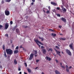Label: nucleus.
<instances>
[{"label": "nucleus", "mask_w": 74, "mask_h": 74, "mask_svg": "<svg viewBox=\"0 0 74 74\" xmlns=\"http://www.w3.org/2000/svg\"><path fill=\"white\" fill-rule=\"evenodd\" d=\"M34 54H33V53H31L30 55L29 58V60H31L33 58V56H34V55H37V52L36 51H34Z\"/></svg>", "instance_id": "f257e3e1"}, {"label": "nucleus", "mask_w": 74, "mask_h": 74, "mask_svg": "<svg viewBox=\"0 0 74 74\" xmlns=\"http://www.w3.org/2000/svg\"><path fill=\"white\" fill-rule=\"evenodd\" d=\"M6 51L7 54L8 55H12V54L13 53V51H12V50L10 49H6Z\"/></svg>", "instance_id": "f03ea898"}, {"label": "nucleus", "mask_w": 74, "mask_h": 74, "mask_svg": "<svg viewBox=\"0 0 74 74\" xmlns=\"http://www.w3.org/2000/svg\"><path fill=\"white\" fill-rule=\"evenodd\" d=\"M34 41H35V42H36L37 45H38L39 47V48H40V47H41V45H39V44H38V43H39V44H40L41 45H43V44L42 43H41V42H40V41H39V40H35Z\"/></svg>", "instance_id": "7ed1b4c3"}, {"label": "nucleus", "mask_w": 74, "mask_h": 74, "mask_svg": "<svg viewBox=\"0 0 74 74\" xmlns=\"http://www.w3.org/2000/svg\"><path fill=\"white\" fill-rule=\"evenodd\" d=\"M66 52L69 55V56H71V51H70L69 50H68V49L66 50Z\"/></svg>", "instance_id": "20e7f679"}, {"label": "nucleus", "mask_w": 74, "mask_h": 74, "mask_svg": "<svg viewBox=\"0 0 74 74\" xmlns=\"http://www.w3.org/2000/svg\"><path fill=\"white\" fill-rule=\"evenodd\" d=\"M61 7L62 8V11H63L64 12H66V11H67V10L64 8L63 7V6H62ZM64 12H63V13H64Z\"/></svg>", "instance_id": "39448f33"}, {"label": "nucleus", "mask_w": 74, "mask_h": 74, "mask_svg": "<svg viewBox=\"0 0 74 74\" xmlns=\"http://www.w3.org/2000/svg\"><path fill=\"white\" fill-rule=\"evenodd\" d=\"M56 51V52L57 53V54H58V55L59 56H61V55H60V51H57V50L56 49H54Z\"/></svg>", "instance_id": "423d86ee"}, {"label": "nucleus", "mask_w": 74, "mask_h": 74, "mask_svg": "<svg viewBox=\"0 0 74 74\" xmlns=\"http://www.w3.org/2000/svg\"><path fill=\"white\" fill-rule=\"evenodd\" d=\"M5 15L7 16L10 15V12L8 10L5 11Z\"/></svg>", "instance_id": "0eeeda50"}, {"label": "nucleus", "mask_w": 74, "mask_h": 74, "mask_svg": "<svg viewBox=\"0 0 74 74\" xmlns=\"http://www.w3.org/2000/svg\"><path fill=\"white\" fill-rule=\"evenodd\" d=\"M69 47H70V48H71L73 51H74V48L73 47V43L69 45Z\"/></svg>", "instance_id": "6e6552de"}, {"label": "nucleus", "mask_w": 74, "mask_h": 74, "mask_svg": "<svg viewBox=\"0 0 74 74\" xmlns=\"http://www.w3.org/2000/svg\"><path fill=\"white\" fill-rule=\"evenodd\" d=\"M9 26V25H8V23H7V24H6L5 25V29H7Z\"/></svg>", "instance_id": "1a4fd4ad"}, {"label": "nucleus", "mask_w": 74, "mask_h": 74, "mask_svg": "<svg viewBox=\"0 0 74 74\" xmlns=\"http://www.w3.org/2000/svg\"><path fill=\"white\" fill-rule=\"evenodd\" d=\"M61 20L64 22H66V20L64 17H62L61 18Z\"/></svg>", "instance_id": "9d476101"}, {"label": "nucleus", "mask_w": 74, "mask_h": 74, "mask_svg": "<svg viewBox=\"0 0 74 74\" xmlns=\"http://www.w3.org/2000/svg\"><path fill=\"white\" fill-rule=\"evenodd\" d=\"M55 73L56 74H61L59 71H58L57 70H56L55 71Z\"/></svg>", "instance_id": "9b49d317"}, {"label": "nucleus", "mask_w": 74, "mask_h": 74, "mask_svg": "<svg viewBox=\"0 0 74 74\" xmlns=\"http://www.w3.org/2000/svg\"><path fill=\"white\" fill-rule=\"evenodd\" d=\"M42 53L44 54H45V53L46 52V50L45 49H42Z\"/></svg>", "instance_id": "f8f14e48"}, {"label": "nucleus", "mask_w": 74, "mask_h": 74, "mask_svg": "<svg viewBox=\"0 0 74 74\" xmlns=\"http://www.w3.org/2000/svg\"><path fill=\"white\" fill-rule=\"evenodd\" d=\"M47 59V60H48V61H50L51 60V58H49V57L47 56L46 57V59Z\"/></svg>", "instance_id": "ddd939ff"}, {"label": "nucleus", "mask_w": 74, "mask_h": 74, "mask_svg": "<svg viewBox=\"0 0 74 74\" xmlns=\"http://www.w3.org/2000/svg\"><path fill=\"white\" fill-rule=\"evenodd\" d=\"M51 36H53V37H55L56 36V34L53 33L51 34Z\"/></svg>", "instance_id": "4468645a"}, {"label": "nucleus", "mask_w": 74, "mask_h": 74, "mask_svg": "<svg viewBox=\"0 0 74 74\" xmlns=\"http://www.w3.org/2000/svg\"><path fill=\"white\" fill-rule=\"evenodd\" d=\"M51 4H52V5H56V3L53 2H51Z\"/></svg>", "instance_id": "2eb2a0df"}, {"label": "nucleus", "mask_w": 74, "mask_h": 74, "mask_svg": "<svg viewBox=\"0 0 74 74\" xmlns=\"http://www.w3.org/2000/svg\"><path fill=\"white\" fill-rule=\"evenodd\" d=\"M4 56H5V58H7V54H6L5 51L4 52Z\"/></svg>", "instance_id": "dca6fc26"}, {"label": "nucleus", "mask_w": 74, "mask_h": 74, "mask_svg": "<svg viewBox=\"0 0 74 74\" xmlns=\"http://www.w3.org/2000/svg\"><path fill=\"white\" fill-rule=\"evenodd\" d=\"M14 63L15 64H17V61L15 59L14 61Z\"/></svg>", "instance_id": "f3484780"}, {"label": "nucleus", "mask_w": 74, "mask_h": 74, "mask_svg": "<svg viewBox=\"0 0 74 74\" xmlns=\"http://www.w3.org/2000/svg\"><path fill=\"white\" fill-rule=\"evenodd\" d=\"M18 52V50H15L14 52V53H17Z\"/></svg>", "instance_id": "a211bd4d"}, {"label": "nucleus", "mask_w": 74, "mask_h": 74, "mask_svg": "<svg viewBox=\"0 0 74 74\" xmlns=\"http://www.w3.org/2000/svg\"><path fill=\"white\" fill-rule=\"evenodd\" d=\"M16 33H19V29H16Z\"/></svg>", "instance_id": "6ab92c4d"}, {"label": "nucleus", "mask_w": 74, "mask_h": 74, "mask_svg": "<svg viewBox=\"0 0 74 74\" xmlns=\"http://www.w3.org/2000/svg\"><path fill=\"white\" fill-rule=\"evenodd\" d=\"M27 70L28 73H30L31 72V69H28Z\"/></svg>", "instance_id": "aec40b11"}, {"label": "nucleus", "mask_w": 74, "mask_h": 74, "mask_svg": "<svg viewBox=\"0 0 74 74\" xmlns=\"http://www.w3.org/2000/svg\"><path fill=\"white\" fill-rule=\"evenodd\" d=\"M50 51L51 52H52L53 49L51 48H49L48 50V52H49V51Z\"/></svg>", "instance_id": "412c9836"}, {"label": "nucleus", "mask_w": 74, "mask_h": 74, "mask_svg": "<svg viewBox=\"0 0 74 74\" xmlns=\"http://www.w3.org/2000/svg\"><path fill=\"white\" fill-rule=\"evenodd\" d=\"M39 38L40 39H41L42 41L44 40V38H42L40 37H39Z\"/></svg>", "instance_id": "4be33fe9"}, {"label": "nucleus", "mask_w": 74, "mask_h": 74, "mask_svg": "<svg viewBox=\"0 0 74 74\" xmlns=\"http://www.w3.org/2000/svg\"><path fill=\"white\" fill-rule=\"evenodd\" d=\"M2 48H3V50H5V45H3V46Z\"/></svg>", "instance_id": "5701e85b"}, {"label": "nucleus", "mask_w": 74, "mask_h": 74, "mask_svg": "<svg viewBox=\"0 0 74 74\" xmlns=\"http://www.w3.org/2000/svg\"><path fill=\"white\" fill-rule=\"evenodd\" d=\"M56 49H60V48H59V47H58V46H56Z\"/></svg>", "instance_id": "b1692460"}, {"label": "nucleus", "mask_w": 74, "mask_h": 74, "mask_svg": "<svg viewBox=\"0 0 74 74\" xmlns=\"http://www.w3.org/2000/svg\"><path fill=\"white\" fill-rule=\"evenodd\" d=\"M60 40H66V38H62L60 39Z\"/></svg>", "instance_id": "393cba45"}, {"label": "nucleus", "mask_w": 74, "mask_h": 74, "mask_svg": "<svg viewBox=\"0 0 74 74\" xmlns=\"http://www.w3.org/2000/svg\"><path fill=\"white\" fill-rule=\"evenodd\" d=\"M49 30L51 32H54V31H53V30L52 29H49Z\"/></svg>", "instance_id": "a878e982"}, {"label": "nucleus", "mask_w": 74, "mask_h": 74, "mask_svg": "<svg viewBox=\"0 0 74 74\" xmlns=\"http://www.w3.org/2000/svg\"><path fill=\"white\" fill-rule=\"evenodd\" d=\"M57 16H58V17H60V15L59 14H57Z\"/></svg>", "instance_id": "bb28decb"}, {"label": "nucleus", "mask_w": 74, "mask_h": 74, "mask_svg": "<svg viewBox=\"0 0 74 74\" xmlns=\"http://www.w3.org/2000/svg\"><path fill=\"white\" fill-rule=\"evenodd\" d=\"M11 0H6V2L9 3V2H10V1H11Z\"/></svg>", "instance_id": "cd10ccee"}, {"label": "nucleus", "mask_w": 74, "mask_h": 74, "mask_svg": "<svg viewBox=\"0 0 74 74\" xmlns=\"http://www.w3.org/2000/svg\"><path fill=\"white\" fill-rule=\"evenodd\" d=\"M49 12H50V11H49V10L47 11L46 12L47 14H49Z\"/></svg>", "instance_id": "c85d7f7f"}, {"label": "nucleus", "mask_w": 74, "mask_h": 74, "mask_svg": "<svg viewBox=\"0 0 74 74\" xmlns=\"http://www.w3.org/2000/svg\"><path fill=\"white\" fill-rule=\"evenodd\" d=\"M66 7V8H67V7H69V5H68V4L66 5L65 6Z\"/></svg>", "instance_id": "c756f323"}, {"label": "nucleus", "mask_w": 74, "mask_h": 74, "mask_svg": "<svg viewBox=\"0 0 74 74\" xmlns=\"http://www.w3.org/2000/svg\"><path fill=\"white\" fill-rule=\"evenodd\" d=\"M12 23H13V22H12V21H11L10 22V25H12Z\"/></svg>", "instance_id": "7c9ffc66"}, {"label": "nucleus", "mask_w": 74, "mask_h": 74, "mask_svg": "<svg viewBox=\"0 0 74 74\" xmlns=\"http://www.w3.org/2000/svg\"><path fill=\"white\" fill-rule=\"evenodd\" d=\"M66 69V71H67V72H69V68H68Z\"/></svg>", "instance_id": "2f4dec72"}, {"label": "nucleus", "mask_w": 74, "mask_h": 74, "mask_svg": "<svg viewBox=\"0 0 74 74\" xmlns=\"http://www.w3.org/2000/svg\"><path fill=\"white\" fill-rule=\"evenodd\" d=\"M21 68L19 67H18V71H21Z\"/></svg>", "instance_id": "473e14b6"}, {"label": "nucleus", "mask_w": 74, "mask_h": 74, "mask_svg": "<svg viewBox=\"0 0 74 74\" xmlns=\"http://www.w3.org/2000/svg\"><path fill=\"white\" fill-rule=\"evenodd\" d=\"M1 3L2 4H4V1L2 0L1 1Z\"/></svg>", "instance_id": "72a5a7b5"}, {"label": "nucleus", "mask_w": 74, "mask_h": 74, "mask_svg": "<svg viewBox=\"0 0 74 74\" xmlns=\"http://www.w3.org/2000/svg\"><path fill=\"white\" fill-rule=\"evenodd\" d=\"M18 48H19V47L18 46H17L16 48V49H18Z\"/></svg>", "instance_id": "f704fd0d"}, {"label": "nucleus", "mask_w": 74, "mask_h": 74, "mask_svg": "<svg viewBox=\"0 0 74 74\" xmlns=\"http://www.w3.org/2000/svg\"><path fill=\"white\" fill-rule=\"evenodd\" d=\"M2 27H3V26L1 25H0V29H1Z\"/></svg>", "instance_id": "c9c22d12"}, {"label": "nucleus", "mask_w": 74, "mask_h": 74, "mask_svg": "<svg viewBox=\"0 0 74 74\" xmlns=\"http://www.w3.org/2000/svg\"><path fill=\"white\" fill-rule=\"evenodd\" d=\"M5 36L6 37H8V34H5Z\"/></svg>", "instance_id": "e433bc0d"}, {"label": "nucleus", "mask_w": 74, "mask_h": 74, "mask_svg": "<svg viewBox=\"0 0 74 74\" xmlns=\"http://www.w3.org/2000/svg\"><path fill=\"white\" fill-rule=\"evenodd\" d=\"M61 67L62 68H63V69H65V67L64 66H62Z\"/></svg>", "instance_id": "4c0bfd02"}, {"label": "nucleus", "mask_w": 74, "mask_h": 74, "mask_svg": "<svg viewBox=\"0 0 74 74\" xmlns=\"http://www.w3.org/2000/svg\"><path fill=\"white\" fill-rule=\"evenodd\" d=\"M66 69H69V67L68 66L66 65Z\"/></svg>", "instance_id": "58836bf2"}, {"label": "nucleus", "mask_w": 74, "mask_h": 74, "mask_svg": "<svg viewBox=\"0 0 74 74\" xmlns=\"http://www.w3.org/2000/svg\"><path fill=\"white\" fill-rule=\"evenodd\" d=\"M44 48V46H41V49H43V48Z\"/></svg>", "instance_id": "ea45409f"}, {"label": "nucleus", "mask_w": 74, "mask_h": 74, "mask_svg": "<svg viewBox=\"0 0 74 74\" xmlns=\"http://www.w3.org/2000/svg\"><path fill=\"white\" fill-rule=\"evenodd\" d=\"M57 9L58 10H60V8L59 7H57Z\"/></svg>", "instance_id": "a19ab883"}, {"label": "nucleus", "mask_w": 74, "mask_h": 74, "mask_svg": "<svg viewBox=\"0 0 74 74\" xmlns=\"http://www.w3.org/2000/svg\"><path fill=\"white\" fill-rule=\"evenodd\" d=\"M24 64L25 65V66L27 67V64H26V63H25Z\"/></svg>", "instance_id": "79ce46f5"}, {"label": "nucleus", "mask_w": 74, "mask_h": 74, "mask_svg": "<svg viewBox=\"0 0 74 74\" xmlns=\"http://www.w3.org/2000/svg\"><path fill=\"white\" fill-rule=\"evenodd\" d=\"M59 28H60V29H61V28H62V26H61L60 25H59Z\"/></svg>", "instance_id": "37998d69"}, {"label": "nucleus", "mask_w": 74, "mask_h": 74, "mask_svg": "<svg viewBox=\"0 0 74 74\" xmlns=\"http://www.w3.org/2000/svg\"><path fill=\"white\" fill-rule=\"evenodd\" d=\"M48 8L49 10H50L51 9V7L50 6H48Z\"/></svg>", "instance_id": "c03bdc74"}, {"label": "nucleus", "mask_w": 74, "mask_h": 74, "mask_svg": "<svg viewBox=\"0 0 74 74\" xmlns=\"http://www.w3.org/2000/svg\"><path fill=\"white\" fill-rule=\"evenodd\" d=\"M36 62H37V63H38V62H39V60H36Z\"/></svg>", "instance_id": "a18cd8bd"}, {"label": "nucleus", "mask_w": 74, "mask_h": 74, "mask_svg": "<svg viewBox=\"0 0 74 74\" xmlns=\"http://www.w3.org/2000/svg\"><path fill=\"white\" fill-rule=\"evenodd\" d=\"M2 66L0 65V69H2Z\"/></svg>", "instance_id": "49530a36"}, {"label": "nucleus", "mask_w": 74, "mask_h": 74, "mask_svg": "<svg viewBox=\"0 0 74 74\" xmlns=\"http://www.w3.org/2000/svg\"><path fill=\"white\" fill-rule=\"evenodd\" d=\"M10 43L11 44H12V41L11 40L10 41Z\"/></svg>", "instance_id": "de8ad7c7"}, {"label": "nucleus", "mask_w": 74, "mask_h": 74, "mask_svg": "<svg viewBox=\"0 0 74 74\" xmlns=\"http://www.w3.org/2000/svg\"><path fill=\"white\" fill-rule=\"evenodd\" d=\"M32 1L33 2H35V0H32Z\"/></svg>", "instance_id": "09e8293b"}, {"label": "nucleus", "mask_w": 74, "mask_h": 74, "mask_svg": "<svg viewBox=\"0 0 74 74\" xmlns=\"http://www.w3.org/2000/svg\"><path fill=\"white\" fill-rule=\"evenodd\" d=\"M43 11L45 13V10H44V9H43Z\"/></svg>", "instance_id": "8fccbe9b"}, {"label": "nucleus", "mask_w": 74, "mask_h": 74, "mask_svg": "<svg viewBox=\"0 0 74 74\" xmlns=\"http://www.w3.org/2000/svg\"><path fill=\"white\" fill-rule=\"evenodd\" d=\"M19 74H22V72H20L19 73Z\"/></svg>", "instance_id": "3c124183"}, {"label": "nucleus", "mask_w": 74, "mask_h": 74, "mask_svg": "<svg viewBox=\"0 0 74 74\" xmlns=\"http://www.w3.org/2000/svg\"><path fill=\"white\" fill-rule=\"evenodd\" d=\"M60 64L61 66H62V63H60Z\"/></svg>", "instance_id": "603ef678"}, {"label": "nucleus", "mask_w": 74, "mask_h": 74, "mask_svg": "<svg viewBox=\"0 0 74 74\" xmlns=\"http://www.w3.org/2000/svg\"><path fill=\"white\" fill-rule=\"evenodd\" d=\"M12 47H14V45L13 44L12 45Z\"/></svg>", "instance_id": "864d4df0"}, {"label": "nucleus", "mask_w": 74, "mask_h": 74, "mask_svg": "<svg viewBox=\"0 0 74 74\" xmlns=\"http://www.w3.org/2000/svg\"><path fill=\"white\" fill-rule=\"evenodd\" d=\"M33 4H34V3H33V2H32V3H31L32 5H33Z\"/></svg>", "instance_id": "5fc2aeb1"}, {"label": "nucleus", "mask_w": 74, "mask_h": 74, "mask_svg": "<svg viewBox=\"0 0 74 74\" xmlns=\"http://www.w3.org/2000/svg\"><path fill=\"white\" fill-rule=\"evenodd\" d=\"M71 67H72L71 66H70V67H69V69H71Z\"/></svg>", "instance_id": "6e6d98bb"}, {"label": "nucleus", "mask_w": 74, "mask_h": 74, "mask_svg": "<svg viewBox=\"0 0 74 74\" xmlns=\"http://www.w3.org/2000/svg\"><path fill=\"white\" fill-rule=\"evenodd\" d=\"M20 48H22V47L21 46L20 47Z\"/></svg>", "instance_id": "4d7b16f0"}, {"label": "nucleus", "mask_w": 74, "mask_h": 74, "mask_svg": "<svg viewBox=\"0 0 74 74\" xmlns=\"http://www.w3.org/2000/svg\"><path fill=\"white\" fill-rule=\"evenodd\" d=\"M24 74H27V73H26V72H24Z\"/></svg>", "instance_id": "13d9d810"}, {"label": "nucleus", "mask_w": 74, "mask_h": 74, "mask_svg": "<svg viewBox=\"0 0 74 74\" xmlns=\"http://www.w3.org/2000/svg\"><path fill=\"white\" fill-rule=\"evenodd\" d=\"M15 28H16V27H14L13 28V29H15Z\"/></svg>", "instance_id": "bf43d9fd"}, {"label": "nucleus", "mask_w": 74, "mask_h": 74, "mask_svg": "<svg viewBox=\"0 0 74 74\" xmlns=\"http://www.w3.org/2000/svg\"><path fill=\"white\" fill-rule=\"evenodd\" d=\"M56 62H57V63H58V60H56Z\"/></svg>", "instance_id": "052dcab7"}, {"label": "nucleus", "mask_w": 74, "mask_h": 74, "mask_svg": "<svg viewBox=\"0 0 74 74\" xmlns=\"http://www.w3.org/2000/svg\"><path fill=\"white\" fill-rule=\"evenodd\" d=\"M38 69V67H37L35 68V69Z\"/></svg>", "instance_id": "680f3d73"}, {"label": "nucleus", "mask_w": 74, "mask_h": 74, "mask_svg": "<svg viewBox=\"0 0 74 74\" xmlns=\"http://www.w3.org/2000/svg\"><path fill=\"white\" fill-rule=\"evenodd\" d=\"M42 74H44V72H42Z\"/></svg>", "instance_id": "e2e57ef3"}, {"label": "nucleus", "mask_w": 74, "mask_h": 74, "mask_svg": "<svg viewBox=\"0 0 74 74\" xmlns=\"http://www.w3.org/2000/svg\"><path fill=\"white\" fill-rule=\"evenodd\" d=\"M37 56V55H35V57H36V56Z\"/></svg>", "instance_id": "0e129e2a"}, {"label": "nucleus", "mask_w": 74, "mask_h": 74, "mask_svg": "<svg viewBox=\"0 0 74 74\" xmlns=\"http://www.w3.org/2000/svg\"><path fill=\"white\" fill-rule=\"evenodd\" d=\"M26 27H27V26H26L25 27V28H26Z\"/></svg>", "instance_id": "69168bd1"}, {"label": "nucleus", "mask_w": 74, "mask_h": 74, "mask_svg": "<svg viewBox=\"0 0 74 74\" xmlns=\"http://www.w3.org/2000/svg\"><path fill=\"white\" fill-rule=\"evenodd\" d=\"M62 53L63 54V51H62Z\"/></svg>", "instance_id": "338daca9"}, {"label": "nucleus", "mask_w": 74, "mask_h": 74, "mask_svg": "<svg viewBox=\"0 0 74 74\" xmlns=\"http://www.w3.org/2000/svg\"><path fill=\"white\" fill-rule=\"evenodd\" d=\"M8 58H10V56H8Z\"/></svg>", "instance_id": "774afa93"}]
</instances>
